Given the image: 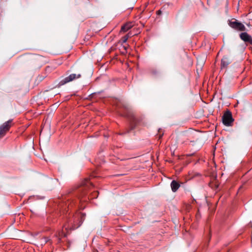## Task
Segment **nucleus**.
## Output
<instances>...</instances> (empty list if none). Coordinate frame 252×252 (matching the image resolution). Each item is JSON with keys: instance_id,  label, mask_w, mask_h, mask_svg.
I'll use <instances>...</instances> for the list:
<instances>
[{"instance_id": "nucleus-6", "label": "nucleus", "mask_w": 252, "mask_h": 252, "mask_svg": "<svg viewBox=\"0 0 252 252\" xmlns=\"http://www.w3.org/2000/svg\"><path fill=\"white\" fill-rule=\"evenodd\" d=\"M240 37L246 43L252 45V37L248 32H241Z\"/></svg>"}, {"instance_id": "nucleus-8", "label": "nucleus", "mask_w": 252, "mask_h": 252, "mask_svg": "<svg viewBox=\"0 0 252 252\" xmlns=\"http://www.w3.org/2000/svg\"><path fill=\"white\" fill-rule=\"evenodd\" d=\"M230 63L231 61L227 57H223L221 62V68H226Z\"/></svg>"}, {"instance_id": "nucleus-4", "label": "nucleus", "mask_w": 252, "mask_h": 252, "mask_svg": "<svg viewBox=\"0 0 252 252\" xmlns=\"http://www.w3.org/2000/svg\"><path fill=\"white\" fill-rule=\"evenodd\" d=\"M222 119L223 124L226 126H231L234 121L232 114L229 110L224 113Z\"/></svg>"}, {"instance_id": "nucleus-7", "label": "nucleus", "mask_w": 252, "mask_h": 252, "mask_svg": "<svg viewBox=\"0 0 252 252\" xmlns=\"http://www.w3.org/2000/svg\"><path fill=\"white\" fill-rule=\"evenodd\" d=\"M133 27L134 25L132 23H127L122 26L120 32H126L130 29H132V31H134L135 28Z\"/></svg>"}, {"instance_id": "nucleus-12", "label": "nucleus", "mask_w": 252, "mask_h": 252, "mask_svg": "<svg viewBox=\"0 0 252 252\" xmlns=\"http://www.w3.org/2000/svg\"><path fill=\"white\" fill-rule=\"evenodd\" d=\"M89 180L88 179H86L82 183L83 186H87L88 184L89 183Z\"/></svg>"}, {"instance_id": "nucleus-10", "label": "nucleus", "mask_w": 252, "mask_h": 252, "mask_svg": "<svg viewBox=\"0 0 252 252\" xmlns=\"http://www.w3.org/2000/svg\"><path fill=\"white\" fill-rule=\"evenodd\" d=\"M171 188L173 192H176L180 187L178 182L175 180H173L171 183Z\"/></svg>"}, {"instance_id": "nucleus-17", "label": "nucleus", "mask_w": 252, "mask_h": 252, "mask_svg": "<svg viewBox=\"0 0 252 252\" xmlns=\"http://www.w3.org/2000/svg\"><path fill=\"white\" fill-rule=\"evenodd\" d=\"M124 48L125 50L126 51V46H124Z\"/></svg>"}, {"instance_id": "nucleus-18", "label": "nucleus", "mask_w": 252, "mask_h": 252, "mask_svg": "<svg viewBox=\"0 0 252 252\" xmlns=\"http://www.w3.org/2000/svg\"><path fill=\"white\" fill-rule=\"evenodd\" d=\"M131 126V129H133L134 128V126Z\"/></svg>"}, {"instance_id": "nucleus-2", "label": "nucleus", "mask_w": 252, "mask_h": 252, "mask_svg": "<svg viewBox=\"0 0 252 252\" xmlns=\"http://www.w3.org/2000/svg\"><path fill=\"white\" fill-rule=\"evenodd\" d=\"M228 25L232 28L236 30L243 31L245 30V26L236 19H232L228 21Z\"/></svg>"}, {"instance_id": "nucleus-14", "label": "nucleus", "mask_w": 252, "mask_h": 252, "mask_svg": "<svg viewBox=\"0 0 252 252\" xmlns=\"http://www.w3.org/2000/svg\"><path fill=\"white\" fill-rule=\"evenodd\" d=\"M124 116L127 117H130V116L128 114H123Z\"/></svg>"}, {"instance_id": "nucleus-5", "label": "nucleus", "mask_w": 252, "mask_h": 252, "mask_svg": "<svg viewBox=\"0 0 252 252\" xmlns=\"http://www.w3.org/2000/svg\"><path fill=\"white\" fill-rule=\"evenodd\" d=\"M12 121V120H9L4 123L0 126V137L4 136L6 133L9 130L11 126Z\"/></svg>"}, {"instance_id": "nucleus-3", "label": "nucleus", "mask_w": 252, "mask_h": 252, "mask_svg": "<svg viewBox=\"0 0 252 252\" xmlns=\"http://www.w3.org/2000/svg\"><path fill=\"white\" fill-rule=\"evenodd\" d=\"M81 77L80 73H72L70 74L68 76L66 77L63 80H62L59 83V86H63L67 83L72 81L74 80L80 78Z\"/></svg>"}, {"instance_id": "nucleus-13", "label": "nucleus", "mask_w": 252, "mask_h": 252, "mask_svg": "<svg viewBox=\"0 0 252 252\" xmlns=\"http://www.w3.org/2000/svg\"><path fill=\"white\" fill-rule=\"evenodd\" d=\"M132 120L133 122H135V121H136V119L134 116H132Z\"/></svg>"}, {"instance_id": "nucleus-9", "label": "nucleus", "mask_w": 252, "mask_h": 252, "mask_svg": "<svg viewBox=\"0 0 252 252\" xmlns=\"http://www.w3.org/2000/svg\"><path fill=\"white\" fill-rule=\"evenodd\" d=\"M22 61L24 63L31 64L33 63L32 56L31 55H25L22 57Z\"/></svg>"}, {"instance_id": "nucleus-11", "label": "nucleus", "mask_w": 252, "mask_h": 252, "mask_svg": "<svg viewBox=\"0 0 252 252\" xmlns=\"http://www.w3.org/2000/svg\"><path fill=\"white\" fill-rule=\"evenodd\" d=\"M132 36H133V35L132 34V32H128V33L126 35L121 38L119 42L122 44L126 43L127 39Z\"/></svg>"}, {"instance_id": "nucleus-16", "label": "nucleus", "mask_w": 252, "mask_h": 252, "mask_svg": "<svg viewBox=\"0 0 252 252\" xmlns=\"http://www.w3.org/2000/svg\"><path fill=\"white\" fill-rule=\"evenodd\" d=\"M48 241H49L48 238H45V243H47V242H48Z\"/></svg>"}, {"instance_id": "nucleus-15", "label": "nucleus", "mask_w": 252, "mask_h": 252, "mask_svg": "<svg viewBox=\"0 0 252 252\" xmlns=\"http://www.w3.org/2000/svg\"><path fill=\"white\" fill-rule=\"evenodd\" d=\"M157 14L158 15H159L161 13V11L159 10H158L157 12Z\"/></svg>"}, {"instance_id": "nucleus-1", "label": "nucleus", "mask_w": 252, "mask_h": 252, "mask_svg": "<svg viewBox=\"0 0 252 252\" xmlns=\"http://www.w3.org/2000/svg\"><path fill=\"white\" fill-rule=\"evenodd\" d=\"M86 215L84 213H78L68 218L66 224L63 225L65 229H75L78 228L85 220Z\"/></svg>"}]
</instances>
